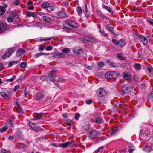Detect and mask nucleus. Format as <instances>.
Instances as JSON below:
<instances>
[{
	"label": "nucleus",
	"mask_w": 153,
	"mask_h": 153,
	"mask_svg": "<svg viewBox=\"0 0 153 153\" xmlns=\"http://www.w3.org/2000/svg\"><path fill=\"white\" fill-rule=\"evenodd\" d=\"M49 5V4L47 2H45L42 4V7L44 8H47Z\"/></svg>",
	"instance_id": "29"
},
{
	"label": "nucleus",
	"mask_w": 153,
	"mask_h": 153,
	"mask_svg": "<svg viewBox=\"0 0 153 153\" xmlns=\"http://www.w3.org/2000/svg\"><path fill=\"white\" fill-rule=\"evenodd\" d=\"M148 100L149 102H153V91L148 96Z\"/></svg>",
	"instance_id": "19"
},
{
	"label": "nucleus",
	"mask_w": 153,
	"mask_h": 153,
	"mask_svg": "<svg viewBox=\"0 0 153 153\" xmlns=\"http://www.w3.org/2000/svg\"><path fill=\"white\" fill-rule=\"evenodd\" d=\"M44 114L43 113H39L38 114L36 117V119H39L41 118L43 116Z\"/></svg>",
	"instance_id": "35"
},
{
	"label": "nucleus",
	"mask_w": 153,
	"mask_h": 153,
	"mask_svg": "<svg viewBox=\"0 0 153 153\" xmlns=\"http://www.w3.org/2000/svg\"><path fill=\"white\" fill-rule=\"evenodd\" d=\"M99 28L100 29V30L101 32V35L103 36H106L107 34L104 32L103 30H101L100 26L99 27Z\"/></svg>",
	"instance_id": "37"
},
{
	"label": "nucleus",
	"mask_w": 153,
	"mask_h": 153,
	"mask_svg": "<svg viewBox=\"0 0 153 153\" xmlns=\"http://www.w3.org/2000/svg\"><path fill=\"white\" fill-rule=\"evenodd\" d=\"M1 153H10V151H7L5 149L3 148H1Z\"/></svg>",
	"instance_id": "42"
},
{
	"label": "nucleus",
	"mask_w": 153,
	"mask_h": 153,
	"mask_svg": "<svg viewBox=\"0 0 153 153\" xmlns=\"http://www.w3.org/2000/svg\"><path fill=\"white\" fill-rule=\"evenodd\" d=\"M89 126L88 125H86L85 126L83 127L82 129L84 130H88L89 129Z\"/></svg>",
	"instance_id": "57"
},
{
	"label": "nucleus",
	"mask_w": 153,
	"mask_h": 153,
	"mask_svg": "<svg viewBox=\"0 0 153 153\" xmlns=\"http://www.w3.org/2000/svg\"><path fill=\"white\" fill-rule=\"evenodd\" d=\"M98 15L103 19H106L107 17L100 11L97 12Z\"/></svg>",
	"instance_id": "22"
},
{
	"label": "nucleus",
	"mask_w": 153,
	"mask_h": 153,
	"mask_svg": "<svg viewBox=\"0 0 153 153\" xmlns=\"http://www.w3.org/2000/svg\"><path fill=\"white\" fill-rule=\"evenodd\" d=\"M106 28L108 31L112 32L115 36H118L119 34L118 33H115L113 32L114 27L113 25L110 24L108 25L106 27Z\"/></svg>",
	"instance_id": "7"
},
{
	"label": "nucleus",
	"mask_w": 153,
	"mask_h": 153,
	"mask_svg": "<svg viewBox=\"0 0 153 153\" xmlns=\"http://www.w3.org/2000/svg\"><path fill=\"white\" fill-rule=\"evenodd\" d=\"M25 51L23 49H21L18 50L16 53V58L19 57L21 56L22 54L25 53Z\"/></svg>",
	"instance_id": "12"
},
{
	"label": "nucleus",
	"mask_w": 153,
	"mask_h": 153,
	"mask_svg": "<svg viewBox=\"0 0 153 153\" xmlns=\"http://www.w3.org/2000/svg\"><path fill=\"white\" fill-rule=\"evenodd\" d=\"M44 97V95L42 94L40 92L37 93L34 97V99L35 100H38L41 99Z\"/></svg>",
	"instance_id": "11"
},
{
	"label": "nucleus",
	"mask_w": 153,
	"mask_h": 153,
	"mask_svg": "<svg viewBox=\"0 0 153 153\" xmlns=\"http://www.w3.org/2000/svg\"><path fill=\"white\" fill-rule=\"evenodd\" d=\"M46 9L49 12H51L53 10V7L52 6H50L49 5L48 6Z\"/></svg>",
	"instance_id": "39"
},
{
	"label": "nucleus",
	"mask_w": 153,
	"mask_h": 153,
	"mask_svg": "<svg viewBox=\"0 0 153 153\" xmlns=\"http://www.w3.org/2000/svg\"><path fill=\"white\" fill-rule=\"evenodd\" d=\"M141 67V65L140 64L136 63L134 65V68L136 70H140Z\"/></svg>",
	"instance_id": "28"
},
{
	"label": "nucleus",
	"mask_w": 153,
	"mask_h": 153,
	"mask_svg": "<svg viewBox=\"0 0 153 153\" xmlns=\"http://www.w3.org/2000/svg\"><path fill=\"white\" fill-rule=\"evenodd\" d=\"M19 3V1L18 0H16L13 3V4L14 5H16L17 6L18 5Z\"/></svg>",
	"instance_id": "59"
},
{
	"label": "nucleus",
	"mask_w": 153,
	"mask_h": 153,
	"mask_svg": "<svg viewBox=\"0 0 153 153\" xmlns=\"http://www.w3.org/2000/svg\"><path fill=\"white\" fill-rule=\"evenodd\" d=\"M96 122L98 123H101L102 122V120L100 118H97L96 120Z\"/></svg>",
	"instance_id": "47"
},
{
	"label": "nucleus",
	"mask_w": 153,
	"mask_h": 153,
	"mask_svg": "<svg viewBox=\"0 0 153 153\" xmlns=\"http://www.w3.org/2000/svg\"><path fill=\"white\" fill-rule=\"evenodd\" d=\"M97 65L100 67H102L104 65V63L102 61H100L98 62Z\"/></svg>",
	"instance_id": "50"
},
{
	"label": "nucleus",
	"mask_w": 153,
	"mask_h": 153,
	"mask_svg": "<svg viewBox=\"0 0 153 153\" xmlns=\"http://www.w3.org/2000/svg\"><path fill=\"white\" fill-rule=\"evenodd\" d=\"M100 134L99 131L93 130L89 133L88 137L91 139H94L98 136Z\"/></svg>",
	"instance_id": "3"
},
{
	"label": "nucleus",
	"mask_w": 153,
	"mask_h": 153,
	"mask_svg": "<svg viewBox=\"0 0 153 153\" xmlns=\"http://www.w3.org/2000/svg\"><path fill=\"white\" fill-rule=\"evenodd\" d=\"M79 15H81L82 12V10L80 7H77L76 9Z\"/></svg>",
	"instance_id": "32"
},
{
	"label": "nucleus",
	"mask_w": 153,
	"mask_h": 153,
	"mask_svg": "<svg viewBox=\"0 0 153 153\" xmlns=\"http://www.w3.org/2000/svg\"><path fill=\"white\" fill-rule=\"evenodd\" d=\"M1 95L4 97L7 100L9 99L10 96V92L8 91H6L0 93Z\"/></svg>",
	"instance_id": "8"
},
{
	"label": "nucleus",
	"mask_w": 153,
	"mask_h": 153,
	"mask_svg": "<svg viewBox=\"0 0 153 153\" xmlns=\"http://www.w3.org/2000/svg\"><path fill=\"white\" fill-rule=\"evenodd\" d=\"M80 114L78 113H76L75 116V118L76 120H78L80 117Z\"/></svg>",
	"instance_id": "48"
},
{
	"label": "nucleus",
	"mask_w": 153,
	"mask_h": 153,
	"mask_svg": "<svg viewBox=\"0 0 153 153\" xmlns=\"http://www.w3.org/2000/svg\"><path fill=\"white\" fill-rule=\"evenodd\" d=\"M118 130V129L117 128H115L111 131V134H114L117 132Z\"/></svg>",
	"instance_id": "45"
},
{
	"label": "nucleus",
	"mask_w": 153,
	"mask_h": 153,
	"mask_svg": "<svg viewBox=\"0 0 153 153\" xmlns=\"http://www.w3.org/2000/svg\"><path fill=\"white\" fill-rule=\"evenodd\" d=\"M64 56L62 53H59L55 54L53 56L56 58H61Z\"/></svg>",
	"instance_id": "17"
},
{
	"label": "nucleus",
	"mask_w": 153,
	"mask_h": 153,
	"mask_svg": "<svg viewBox=\"0 0 153 153\" xmlns=\"http://www.w3.org/2000/svg\"><path fill=\"white\" fill-rule=\"evenodd\" d=\"M56 69L53 68L51 72L48 75L49 79L50 81H54L56 77Z\"/></svg>",
	"instance_id": "5"
},
{
	"label": "nucleus",
	"mask_w": 153,
	"mask_h": 153,
	"mask_svg": "<svg viewBox=\"0 0 153 153\" xmlns=\"http://www.w3.org/2000/svg\"><path fill=\"white\" fill-rule=\"evenodd\" d=\"M83 66L85 68H86L87 69H88V70H91L94 68V65H91V66H89V65H87L86 64H84L83 65Z\"/></svg>",
	"instance_id": "27"
},
{
	"label": "nucleus",
	"mask_w": 153,
	"mask_h": 153,
	"mask_svg": "<svg viewBox=\"0 0 153 153\" xmlns=\"http://www.w3.org/2000/svg\"><path fill=\"white\" fill-rule=\"evenodd\" d=\"M64 25L65 28L69 29L76 28L78 26V25L76 22L72 21H69L68 22H65Z\"/></svg>",
	"instance_id": "1"
},
{
	"label": "nucleus",
	"mask_w": 153,
	"mask_h": 153,
	"mask_svg": "<svg viewBox=\"0 0 153 153\" xmlns=\"http://www.w3.org/2000/svg\"><path fill=\"white\" fill-rule=\"evenodd\" d=\"M42 55V52H40L39 53H37L35 55L34 57L35 58H37Z\"/></svg>",
	"instance_id": "52"
},
{
	"label": "nucleus",
	"mask_w": 153,
	"mask_h": 153,
	"mask_svg": "<svg viewBox=\"0 0 153 153\" xmlns=\"http://www.w3.org/2000/svg\"><path fill=\"white\" fill-rule=\"evenodd\" d=\"M65 122L67 124L70 126H71L73 124L72 121L69 120H66Z\"/></svg>",
	"instance_id": "40"
},
{
	"label": "nucleus",
	"mask_w": 153,
	"mask_h": 153,
	"mask_svg": "<svg viewBox=\"0 0 153 153\" xmlns=\"http://www.w3.org/2000/svg\"><path fill=\"white\" fill-rule=\"evenodd\" d=\"M43 20L47 22H49L51 21V19L48 17L46 16H44L43 17Z\"/></svg>",
	"instance_id": "23"
},
{
	"label": "nucleus",
	"mask_w": 153,
	"mask_h": 153,
	"mask_svg": "<svg viewBox=\"0 0 153 153\" xmlns=\"http://www.w3.org/2000/svg\"><path fill=\"white\" fill-rule=\"evenodd\" d=\"M85 102L87 104H90L92 103V101L91 100H87L85 101Z\"/></svg>",
	"instance_id": "61"
},
{
	"label": "nucleus",
	"mask_w": 153,
	"mask_h": 153,
	"mask_svg": "<svg viewBox=\"0 0 153 153\" xmlns=\"http://www.w3.org/2000/svg\"><path fill=\"white\" fill-rule=\"evenodd\" d=\"M73 51L74 53H77L78 54H79L82 52L81 48L79 47H76L74 48V49Z\"/></svg>",
	"instance_id": "14"
},
{
	"label": "nucleus",
	"mask_w": 153,
	"mask_h": 153,
	"mask_svg": "<svg viewBox=\"0 0 153 153\" xmlns=\"http://www.w3.org/2000/svg\"><path fill=\"white\" fill-rule=\"evenodd\" d=\"M29 126L31 130L36 131H41L42 130L39 127L36 126L35 124L31 122L29 123Z\"/></svg>",
	"instance_id": "4"
},
{
	"label": "nucleus",
	"mask_w": 153,
	"mask_h": 153,
	"mask_svg": "<svg viewBox=\"0 0 153 153\" xmlns=\"http://www.w3.org/2000/svg\"><path fill=\"white\" fill-rule=\"evenodd\" d=\"M97 95L100 97H102L105 96L107 93L106 91L103 88H99L97 91Z\"/></svg>",
	"instance_id": "6"
},
{
	"label": "nucleus",
	"mask_w": 153,
	"mask_h": 153,
	"mask_svg": "<svg viewBox=\"0 0 153 153\" xmlns=\"http://www.w3.org/2000/svg\"><path fill=\"white\" fill-rule=\"evenodd\" d=\"M45 47V45H42L39 48L38 50L40 51H42L44 49Z\"/></svg>",
	"instance_id": "51"
},
{
	"label": "nucleus",
	"mask_w": 153,
	"mask_h": 153,
	"mask_svg": "<svg viewBox=\"0 0 153 153\" xmlns=\"http://www.w3.org/2000/svg\"><path fill=\"white\" fill-rule=\"evenodd\" d=\"M14 15L13 18H15V21L16 22H18L19 21V18L18 16L16 15V14L15 13H14V14H13Z\"/></svg>",
	"instance_id": "41"
},
{
	"label": "nucleus",
	"mask_w": 153,
	"mask_h": 153,
	"mask_svg": "<svg viewBox=\"0 0 153 153\" xmlns=\"http://www.w3.org/2000/svg\"><path fill=\"white\" fill-rule=\"evenodd\" d=\"M52 49V47L51 46H48L45 48V49L47 51H50Z\"/></svg>",
	"instance_id": "60"
},
{
	"label": "nucleus",
	"mask_w": 153,
	"mask_h": 153,
	"mask_svg": "<svg viewBox=\"0 0 153 153\" xmlns=\"http://www.w3.org/2000/svg\"><path fill=\"white\" fill-rule=\"evenodd\" d=\"M52 38H53V37H50V38H45V39L42 38V39H41L40 40L41 41H42V40L47 41V40H51Z\"/></svg>",
	"instance_id": "55"
},
{
	"label": "nucleus",
	"mask_w": 153,
	"mask_h": 153,
	"mask_svg": "<svg viewBox=\"0 0 153 153\" xmlns=\"http://www.w3.org/2000/svg\"><path fill=\"white\" fill-rule=\"evenodd\" d=\"M129 89V88L127 86H124L123 87V92L124 93H127L128 91H127L128 90V89Z\"/></svg>",
	"instance_id": "33"
},
{
	"label": "nucleus",
	"mask_w": 153,
	"mask_h": 153,
	"mask_svg": "<svg viewBox=\"0 0 153 153\" xmlns=\"http://www.w3.org/2000/svg\"><path fill=\"white\" fill-rule=\"evenodd\" d=\"M16 49L15 47H12L9 48L8 50V52L10 53L11 55L15 51Z\"/></svg>",
	"instance_id": "25"
},
{
	"label": "nucleus",
	"mask_w": 153,
	"mask_h": 153,
	"mask_svg": "<svg viewBox=\"0 0 153 153\" xmlns=\"http://www.w3.org/2000/svg\"><path fill=\"white\" fill-rule=\"evenodd\" d=\"M84 3L85 4V10L84 11V13L85 15L86 16L88 17L89 16V12L88 10L87 7L86 3L85 2Z\"/></svg>",
	"instance_id": "15"
},
{
	"label": "nucleus",
	"mask_w": 153,
	"mask_h": 153,
	"mask_svg": "<svg viewBox=\"0 0 153 153\" xmlns=\"http://www.w3.org/2000/svg\"><path fill=\"white\" fill-rule=\"evenodd\" d=\"M7 28V26L4 24H0V33L4 31Z\"/></svg>",
	"instance_id": "13"
},
{
	"label": "nucleus",
	"mask_w": 153,
	"mask_h": 153,
	"mask_svg": "<svg viewBox=\"0 0 153 153\" xmlns=\"http://www.w3.org/2000/svg\"><path fill=\"white\" fill-rule=\"evenodd\" d=\"M11 55V54L9 52H7L4 54L3 56V59H5L9 57Z\"/></svg>",
	"instance_id": "26"
},
{
	"label": "nucleus",
	"mask_w": 153,
	"mask_h": 153,
	"mask_svg": "<svg viewBox=\"0 0 153 153\" xmlns=\"http://www.w3.org/2000/svg\"><path fill=\"white\" fill-rule=\"evenodd\" d=\"M103 7L104 9L108 11L111 14H113V11L110 7L105 5H103Z\"/></svg>",
	"instance_id": "21"
},
{
	"label": "nucleus",
	"mask_w": 153,
	"mask_h": 153,
	"mask_svg": "<svg viewBox=\"0 0 153 153\" xmlns=\"http://www.w3.org/2000/svg\"><path fill=\"white\" fill-rule=\"evenodd\" d=\"M58 14L59 16L62 17H65L67 16L66 13L65 12H59Z\"/></svg>",
	"instance_id": "31"
},
{
	"label": "nucleus",
	"mask_w": 153,
	"mask_h": 153,
	"mask_svg": "<svg viewBox=\"0 0 153 153\" xmlns=\"http://www.w3.org/2000/svg\"><path fill=\"white\" fill-rule=\"evenodd\" d=\"M47 76H43L40 77V79L42 80L43 81L47 79Z\"/></svg>",
	"instance_id": "62"
},
{
	"label": "nucleus",
	"mask_w": 153,
	"mask_h": 153,
	"mask_svg": "<svg viewBox=\"0 0 153 153\" xmlns=\"http://www.w3.org/2000/svg\"><path fill=\"white\" fill-rule=\"evenodd\" d=\"M27 16L29 17H36L37 15L34 12L28 11L27 13Z\"/></svg>",
	"instance_id": "16"
},
{
	"label": "nucleus",
	"mask_w": 153,
	"mask_h": 153,
	"mask_svg": "<svg viewBox=\"0 0 153 153\" xmlns=\"http://www.w3.org/2000/svg\"><path fill=\"white\" fill-rule=\"evenodd\" d=\"M150 147L149 146H147L144 148V150L146 152H149L150 151Z\"/></svg>",
	"instance_id": "43"
},
{
	"label": "nucleus",
	"mask_w": 153,
	"mask_h": 153,
	"mask_svg": "<svg viewBox=\"0 0 153 153\" xmlns=\"http://www.w3.org/2000/svg\"><path fill=\"white\" fill-rule=\"evenodd\" d=\"M27 63L26 62H24L20 64V66L22 68H25L26 66Z\"/></svg>",
	"instance_id": "44"
},
{
	"label": "nucleus",
	"mask_w": 153,
	"mask_h": 153,
	"mask_svg": "<svg viewBox=\"0 0 153 153\" xmlns=\"http://www.w3.org/2000/svg\"><path fill=\"white\" fill-rule=\"evenodd\" d=\"M20 85H17L15 86L14 88L13 89V91L15 92L17 90L19 89L20 87Z\"/></svg>",
	"instance_id": "58"
},
{
	"label": "nucleus",
	"mask_w": 153,
	"mask_h": 153,
	"mask_svg": "<svg viewBox=\"0 0 153 153\" xmlns=\"http://www.w3.org/2000/svg\"><path fill=\"white\" fill-rule=\"evenodd\" d=\"M139 38L144 45H146L147 44L148 41L145 37L142 35H140L139 36Z\"/></svg>",
	"instance_id": "9"
},
{
	"label": "nucleus",
	"mask_w": 153,
	"mask_h": 153,
	"mask_svg": "<svg viewBox=\"0 0 153 153\" xmlns=\"http://www.w3.org/2000/svg\"><path fill=\"white\" fill-rule=\"evenodd\" d=\"M122 75L123 78L127 80L130 79L131 77V74L128 72H124Z\"/></svg>",
	"instance_id": "10"
},
{
	"label": "nucleus",
	"mask_w": 153,
	"mask_h": 153,
	"mask_svg": "<svg viewBox=\"0 0 153 153\" xmlns=\"http://www.w3.org/2000/svg\"><path fill=\"white\" fill-rule=\"evenodd\" d=\"M21 59V58H20L19 59L18 61H13L10 62L8 64L9 66H12L15 64H17L20 61Z\"/></svg>",
	"instance_id": "18"
},
{
	"label": "nucleus",
	"mask_w": 153,
	"mask_h": 153,
	"mask_svg": "<svg viewBox=\"0 0 153 153\" xmlns=\"http://www.w3.org/2000/svg\"><path fill=\"white\" fill-rule=\"evenodd\" d=\"M51 97H47L44 100V101L45 102L48 101V102H50L51 101Z\"/></svg>",
	"instance_id": "46"
},
{
	"label": "nucleus",
	"mask_w": 153,
	"mask_h": 153,
	"mask_svg": "<svg viewBox=\"0 0 153 153\" xmlns=\"http://www.w3.org/2000/svg\"><path fill=\"white\" fill-rule=\"evenodd\" d=\"M59 146L60 147L63 148H65L67 146L66 143H60L59 144Z\"/></svg>",
	"instance_id": "53"
},
{
	"label": "nucleus",
	"mask_w": 153,
	"mask_h": 153,
	"mask_svg": "<svg viewBox=\"0 0 153 153\" xmlns=\"http://www.w3.org/2000/svg\"><path fill=\"white\" fill-rule=\"evenodd\" d=\"M5 11L4 7L3 6H0V14L3 15L4 14Z\"/></svg>",
	"instance_id": "24"
},
{
	"label": "nucleus",
	"mask_w": 153,
	"mask_h": 153,
	"mask_svg": "<svg viewBox=\"0 0 153 153\" xmlns=\"http://www.w3.org/2000/svg\"><path fill=\"white\" fill-rule=\"evenodd\" d=\"M134 150L133 149V147L131 146L129 149L128 151L129 153H132V152L134 151Z\"/></svg>",
	"instance_id": "64"
},
{
	"label": "nucleus",
	"mask_w": 153,
	"mask_h": 153,
	"mask_svg": "<svg viewBox=\"0 0 153 153\" xmlns=\"http://www.w3.org/2000/svg\"><path fill=\"white\" fill-rule=\"evenodd\" d=\"M117 58L120 60H124L125 59V58L124 57L123 55L120 53H118L117 55Z\"/></svg>",
	"instance_id": "30"
},
{
	"label": "nucleus",
	"mask_w": 153,
	"mask_h": 153,
	"mask_svg": "<svg viewBox=\"0 0 153 153\" xmlns=\"http://www.w3.org/2000/svg\"><path fill=\"white\" fill-rule=\"evenodd\" d=\"M8 127L7 126L1 128L0 129V131L1 132H3L6 131Z\"/></svg>",
	"instance_id": "36"
},
{
	"label": "nucleus",
	"mask_w": 153,
	"mask_h": 153,
	"mask_svg": "<svg viewBox=\"0 0 153 153\" xmlns=\"http://www.w3.org/2000/svg\"><path fill=\"white\" fill-rule=\"evenodd\" d=\"M7 126V127L11 128L13 126V122L10 120H7L6 123Z\"/></svg>",
	"instance_id": "20"
},
{
	"label": "nucleus",
	"mask_w": 153,
	"mask_h": 153,
	"mask_svg": "<svg viewBox=\"0 0 153 153\" xmlns=\"http://www.w3.org/2000/svg\"><path fill=\"white\" fill-rule=\"evenodd\" d=\"M110 65L113 67H115L117 66L116 64L114 62H111V63L110 64Z\"/></svg>",
	"instance_id": "63"
},
{
	"label": "nucleus",
	"mask_w": 153,
	"mask_h": 153,
	"mask_svg": "<svg viewBox=\"0 0 153 153\" xmlns=\"http://www.w3.org/2000/svg\"><path fill=\"white\" fill-rule=\"evenodd\" d=\"M119 73L116 71H111L105 73V77L108 79L111 78L115 79L119 75Z\"/></svg>",
	"instance_id": "2"
},
{
	"label": "nucleus",
	"mask_w": 153,
	"mask_h": 153,
	"mask_svg": "<svg viewBox=\"0 0 153 153\" xmlns=\"http://www.w3.org/2000/svg\"><path fill=\"white\" fill-rule=\"evenodd\" d=\"M112 40L114 44L116 45H119V42L117 40L114 39H112Z\"/></svg>",
	"instance_id": "56"
},
{
	"label": "nucleus",
	"mask_w": 153,
	"mask_h": 153,
	"mask_svg": "<svg viewBox=\"0 0 153 153\" xmlns=\"http://www.w3.org/2000/svg\"><path fill=\"white\" fill-rule=\"evenodd\" d=\"M15 78H16L15 76L14 75H13V76L10 79H6V81L7 82H12L15 79Z\"/></svg>",
	"instance_id": "38"
},
{
	"label": "nucleus",
	"mask_w": 153,
	"mask_h": 153,
	"mask_svg": "<svg viewBox=\"0 0 153 153\" xmlns=\"http://www.w3.org/2000/svg\"><path fill=\"white\" fill-rule=\"evenodd\" d=\"M70 51V50L68 48H65L62 49V52L63 53H68Z\"/></svg>",
	"instance_id": "49"
},
{
	"label": "nucleus",
	"mask_w": 153,
	"mask_h": 153,
	"mask_svg": "<svg viewBox=\"0 0 153 153\" xmlns=\"http://www.w3.org/2000/svg\"><path fill=\"white\" fill-rule=\"evenodd\" d=\"M125 45V42L123 40H121L119 42V47H122Z\"/></svg>",
	"instance_id": "34"
},
{
	"label": "nucleus",
	"mask_w": 153,
	"mask_h": 153,
	"mask_svg": "<svg viewBox=\"0 0 153 153\" xmlns=\"http://www.w3.org/2000/svg\"><path fill=\"white\" fill-rule=\"evenodd\" d=\"M147 21L151 25L153 26V20L150 19H149L147 20Z\"/></svg>",
	"instance_id": "54"
}]
</instances>
